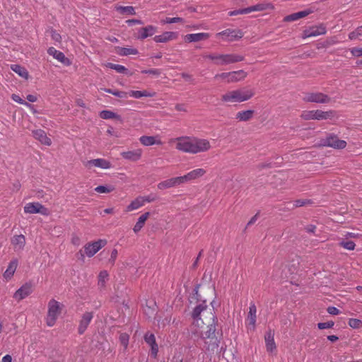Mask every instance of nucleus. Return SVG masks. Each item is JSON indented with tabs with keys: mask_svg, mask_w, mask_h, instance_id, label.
Here are the masks:
<instances>
[{
	"mask_svg": "<svg viewBox=\"0 0 362 362\" xmlns=\"http://www.w3.org/2000/svg\"><path fill=\"white\" fill-rule=\"evenodd\" d=\"M175 141L176 149L192 154L206 152L211 147L209 140L195 136H180Z\"/></svg>",
	"mask_w": 362,
	"mask_h": 362,
	"instance_id": "1",
	"label": "nucleus"
},
{
	"mask_svg": "<svg viewBox=\"0 0 362 362\" xmlns=\"http://www.w3.org/2000/svg\"><path fill=\"white\" fill-rule=\"evenodd\" d=\"M211 315L209 321L206 327V331H202L200 337L204 340L205 347L206 351L214 352L219 346V339L216 336V327L217 325L218 320L216 316L212 313L209 312Z\"/></svg>",
	"mask_w": 362,
	"mask_h": 362,
	"instance_id": "2",
	"label": "nucleus"
},
{
	"mask_svg": "<svg viewBox=\"0 0 362 362\" xmlns=\"http://www.w3.org/2000/svg\"><path fill=\"white\" fill-rule=\"evenodd\" d=\"M254 95L255 93L252 89H235L222 95L221 100L224 103H240L250 100Z\"/></svg>",
	"mask_w": 362,
	"mask_h": 362,
	"instance_id": "3",
	"label": "nucleus"
},
{
	"mask_svg": "<svg viewBox=\"0 0 362 362\" xmlns=\"http://www.w3.org/2000/svg\"><path fill=\"white\" fill-rule=\"evenodd\" d=\"M204 58L214 61L217 66H224L240 62L244 60L245 57L237 54H209L204 56Z\"/></svg>",
	"mask_w": 362,
	"mask_h": 362,
	"instance_id": "4",
	"label": "nucleus"
},
{
	"mask_svg": "<svg viewBox=\"0 0 362 362\" xmlns=\"http://www.w3.org/2000/svg\"><path fill=\"white\" fill-rule=\"evenodd\" d=\"M247 76L244 70L233 71L216 74L214 78L226 83H235L244 80Z\"/></svg>",
	"mask_w": 362,
	"mask_h": 362,
	"instance_id": "5",
	"label": "nucleus"
},
{
	"mask_svg": "<svg viewBox=\"0 0 362 362\" xmlns=\"http://www.w3.org/2000/svg\"><path fill=\"white\" fill-rule=\"evenodd\" d=\"M48 310L46 317V323L48 327H53L61 313L63 305L54 299L48 303Z\"/></svg>",
	"mask_w": 362,
	"mask_h": 362,
	"instance_id": "6",
	"label": "nucleus"
},
{
	"mask_svg": "<svg viewBox=\"0 0 362 362\" xmlns=\"http://www.w3.org/2000/svg\"><path fill=\"white\" fill-rule=\"evenodd\" d=\"M336 112L334 110L322 111L321 110H305L301 113L300 117L305 120L310 119H327L334 117Z\"/></svg>",
	"mask_w": 362,
	"mask_h": 362,
	"instance_id": "7",
	"label": "nucleus"
},
{
	"mask_svg": "<svg viewBox=\"0 0 362 362\" xmlns=\"http://www.w3.org/2000/svg\"><path fill=\"white\" fill-rule=\"evenodd\" d=\"M321 144L336 149H343L346 146V142L344 140L339 139L337 136L333 134H329L322 139Z\"/></svg>",
	"mask_w": 362,
	"mask_h": 362,
	"instance_id": "8",
	"label": "nucleus"
},
{
	"mask_svg": "<svg viewBox=\"0 0 362 362\" xmlns=\"http://www.w3.org/2000/svg\"><path fill=\"white\" fill-rule=\"evenodd\" d=\"M107 240L105 239H99L96 241L86 243L83 248L85 255L88 257H93L101 248L105 246Z\"/></svg>",
	"mask_w": 362,
	"mask_h": 362,
	"instance_id": "9",
	"label": "nucleus"
},
{
	"mask_svg": "<svg viewBox=\"0 0 362 362\" xmlns=\"http://www.w3.org/2000/svg\"><path fill=\"white\" fill-rule=\"evenodd\" d=\"M244 35L243 32L240 29H226L216 34V36H221L225 41L233 42L241 39Z\"/></svg>",
	"mask_w": 362,
	"mask_h": 362,
	"instance_id": "10",
	"label": "nucleus"
},
{
	"mask_svg": "<svg viewBox=\"0 0 362 362\" xmlns=\"http://www.w3.org/2000/svg\"><path fill=\"white\" fill-rule=\"evenodd\" d=\"M23 209L25 214H40L44 216L49 214L48 209L39 202L28 203L25 205Z\"/></svg>",
	"mask_w": 362,
	"mask_h": 362,
	"instance_id": "11",
	"label": "nucleus"
},
{
	"mask_svg": "<svg viewBox=\"0 0 362 362\" xmlns=\"http://www.w3.org/2000/svg\"><path fill=\"white\" fill-rule=\"evenodd\" d=\"M207 305L206 304V301H203L202 303L197 305L193 310L192 313V317L194 320V323L198 327H202V325L205 324L204 320L201 318V314L202 313L206 312Z\"/></svg>",
	"mask_w": 362,
	"mask_h": 362,
	"instance_id": "12",
	"label": "nucleus"
},
{
	"mask_svg": "<svg viewBox=\"0 0 362 362\" xmlns=\"http://www.w3.org/2000/svg\"><path fill=\"white\" fill-rule=\"evenodd\" d=\"M303 100L309 103H328L330 102V98L322 93H308L303 98Z\"/></svg>",
	"mask_w": 362,
	"mask_h": 362,
	"instance_id": "13",
	"label": "nucleus"
},
{
	"mask_svg": "<svg viewBox=\"0 0 362 362\" xmlns=\"http://www.w3.org/2000/svg\"><path fill=\"white\" fill-rule=\"evenodd\" d=\"M84 165L88 168H90L91 167H97L101 169H110L112 168L111 163L104 158H96V159H92L87 160L84 163Z\"/></svg>",
	"mask_w": 362,
	"mask_h": 362,
	"instance_id": "14",
	"label": "nucleus"
},
{
	"mask_svg": "<svg viewBox=\"0 0 362 362\" xmlns=\"http://www.w3.org/2000/svg\"><path fill=\"white\" fill-rule=\"evenodd\" d=\"M145 342L151 347V356L156 358L158 352V346L156 341L155 335L151 332H146L144 335Z\"/></svg>",
	"mask_w": 362,
	"mask_h": 362,
	"instance_id": "15",
	"label": "nucleus"
},
{
	"mask_svg": "<svg viewBox=\"0 0 362 362\" xmlns=\"http://www.w3.org/2000/svg\"><path fill=\"white\" fill-rule=\"evenodd\" d=\"M32 292L31 284L25 283L14 293L13 298L17 300H21L28 297Z\"/></svg>",
	"mask_w": 362,
	"mask_h": 362,
	"instance_id": "16",
	"label": "nucleus"
},
{
	"mask_svg": "<svg viewBox=\"0 0 362 362\" xmlns=\"http://www.w3.org/2000/svg\"><path fill=\"white\" fill-rule=\"evenodd\" d=\"M206 170L203 168L194 169L183 176H180L182 183L190 182L204 176Z\"/></svg>",
	"mask_w": 362,
	"mask_h": 362,
	"instance_id": "17",
	"label": "nucleus"
},
{
	"mask_svg": "<svg viewBox=\"0 0 362 362\" xmlns=\"http://www.w3.org/2000/svg\"><path fill=\"white\" fill-rule=\"evenodd\" d=\"M93 318V313L92 312H86L83 314L78 327V332L79 334H83L85 332Z\"/></svg>",
	"mask_w": 362,
	"mask_h": 362,
	"instance_id": "18",
	"label": "nucleus"
},
{
	"mask_svg": "<svg viewBox=\"0 0 362 362\" xmlns=\"http://www.w3.org/2000/svg\"><path fill=\"white\" fill-rule=\"evenodd\" d=\"M142 153L143 151L141 148H136L132 151H123L120 155L125 160L136 162L141 159Z\"/></svg>",
	"mask_w": 362,
	"mask_h": 362,
	"instance_id": "19",
	"label": "nucleus"
},
{
	"mask_svg": "<svg viewBox=\"0 0 362 362\" xmlns=\"http://www.w3.org/2000/svg\"><path fill=\"white\" fill-rule=\"evenodd\" d=\"M257 308L255 303H251L249 307V312L246 320L248 329H255L257 320Z\"/></svg>",
	"mask_w": 362,
	"mask_h": 362,
	"instance_id": "20",
	"label": "nucleus"
},
{
	"mask_svg": "<svg viewBox=\"0 0 362 362\" xmlns=\"http://www.w3.org/2000/svg\"><path fill=\"white\" fill-rule=\"evenodd\" d=\"M178 33L176 32L166 31L161 35H156L153 40L158 43H164L177 39Z\"/></svg>",
	"mask_w": 362,
	"mask_h": 362,
	"instance_id": "21",
	"label": "nucleus"
},
{
	"mask_svg": "<svg viewBox=\"0 0 362 362\" xmlns=\"http://www.w3.org/2000/svg\"><path fill=\"white\" fill-rule=\"evenodd\" d=\"M47 53L64 65L69 66L71 64L70 60L65 57L64 54L62 52L56 49L54 47H49Z\"/></svg>",
	"mask_w": 362,
	"mask_h": 362,
	"instance_id": "22",
	"label": "nucleus"
},
{
	"mask_svg": "<svg viewBox=\"0 0 362 362\" xmlns=\"http://www.w3.org/2000/svg\"><path fill=\"white\" fill-rule=\"evenodd\" d=\"M156 27L151 25L141 28L138 31L139 35L137 38L143 40L148 37L153 36L156 33Z\"/></svg>",
	"mask_w": 362,
	"mask_h": 362,
	"instance_id": "23",
	"label": "nucleus"
},
{
	"mask_svg": "<svg viewBox=\"0 0 362 362\" xmlns=\"http://www.w3.org/2000/svg\"><path fill=\"white\" fill-rule=\"evenodd\" d=\"M182 184V181L180 177H173L170 179H168L163 182H160L158 184V188L159 189H164L170 187H173L175 186L179 185Z\"/></svg>",
	"mask_w": 362,
	"mask_h": 362,
	"instance_id": "24",
	"label": "nucleus"
},
{
	"mask_svg": "<svg viewBox=\"0 0 362 362\" xmlns=\"http://www.w3.org/2000/svg\"><path fill=\"white\" fill-rule=\"evenodd\" d=\"M33 136L37 139L41 144L50 146L52 144L51 139L47 137L45 132L42 129H36L32 132Z\"/></svg>",
	"mask_w": 362,
	"mask_h": 362,
	"instance_id": "25",
	"label": "nucleus"
},
{
	"mask_svg": "<svg viewBox=\"0 0 362 362\" xmlns=\"http://www.w3.org/2000/svg\"><path fill=\"white\" fill-rule=\"evenodd\" d=\"M325 33L326 28L322 25H320L318 26H313L310 28L305 31L304 34L306 37H310L324 35Z\"/></svg>",
	"mask_w": 362,
	"mask_h": 362,
	"instance_id": "26",
	"label": "nucleus"
},
{
	"mask_svg": "<svg viewBox=\"0 0 362 362\" xmlns=\"http://www.w3.org/2000/svg\"><path fill=\"white\" fill-rule=\"evenodd\" d=\"M11 242L15 251H21L23 250L25 245V238L23 235H14L11 238Z\"/></svg>",
	"mask_w": 362,
	"mask_h": 362,
	"instance_id": "27",
	"label": "nucleus"
},
{
	"mask_svg": "<svg viewBox=\"0 0 362 362\" xmlns=\"http://www.w3.org/2000/svg\"><path fill=\"white\" fill-rule=\"evenodd\" d=\"M209 36L210 35L207 33H192L186 35L185 40L188 42H199L208 39Z\"/></svg>",
	"mask_w": 362,
	"mask_h": 362,
	"instance_id": "28",
	"label": "nucleus"
},
{
	"mask_svg": "<svg viewBox=\"0 0 362 362\" xmlns=\"http://www.w3.org/2000/svg\"><path fill=\"white\" fill-rule=\"evenodd\" d=\"M313 13V11L311 9H306L304 11H300L290 15H288L284 17V21L286 22H291V21H295L300 18H304L309 14Z\"/></svg>",
	"mask_w": 362,
	"mask_h": 362,
	"instance_id": "29",
	"label": "nucleus"
},
{
	"mask_svg": "<svg viewBox=\"0 0 362 362\" xmlns=\"http://www.w3.org/2000/svg\"><path fill=\"white\" fill-rule=\"evenodd\" d=\"M18 264V262L16 259H14L9 262L7 269L3 274V276L5 279H6L8 281V280H10L13 277V276L17 269Z\"/></svg>",
	"mask_w": 362,
	"mask_h": 362,
	"instance_id": "30",
	"label": "nucleus"
},
{
	"mask_svg": "<svg viewBox=\"0 0 362 362\" xmlns=\"http://www.w3.org/2000/svg\"><path fill=\"white\" fill-rule=\"evenodd\" d=\"M139 141L145 146L162 144L161 140L157 139L156 136H142L139 138Z\"/></svg>",
	"mask_w": 362,
	"mask_h": 362,
	"instance_id": "31",
	"label": "nucleus"
},
{
	"mask_svg": "<svg viewBox=\"0 0 362 362\" xmlns=\"http://www.w3.org/2000/svg\"><path fill=\"white\" fill-rule=\"evenodd\" d=\"M254 112L252 110L238 112L235 115V119L239 122H247L253 117Z\"/></svg>",
	"mask_w": 362,
	"mask_h": 362,
	"instance_id": "32",
	"label": "nucleus"
},
{
	"mask_svg": "<svg viewBox=\"0 0 362 362\" xmlns=\"http://www.w3.org/2000/svg\"><path fill=\"white\" fill-rule=\"evenodd\" d=\"M149 216H150V213L146 212L138 218L136 224L134 225V226L133 228V230L134 233H136L141 230V228L144 227V226L145 224L146 221L147 220V218H148Z\"/></svg>",
	"mask_w": 362,
	"mask_h": 362,
	"instance_id": "33",
	"label": "nucleus"
},
{
	"mask_svg": "<svg viewBox=\"0 0 362 362\" xmlns=\"http://www.w3.org/2000/svg\"><path fill=\"white\" fill-rule=\"evenodd\" d=\"M143 197H138L134 200L132 201L131 203L127 206V211H132L139 209L144 206Z\"/></svg>",
	"mask_w": 362,
	"mask_h": 362,
	"instance_id": "34",
	"label": "nucleus"
},
{
	"mask_svg": "<svg viewBox=\"0 0 362 362\" xmlns=\"http://www.w3.org/2000/svg\"><path fill=\"white\" fill-rule=\"evenodd\" d=\"M11 69L23 78L27 79L29 76L27 69L19 64H12Z\"/></svg>",
	"mask_w": 362,
	"mask_h": 362,
	"instance_id": "35",
	"label": "nucleus"
},
{
	"mask_svg": "<svg viewBox=\"0 0 362 362\" xmlns=\"http://www.w3.org/2000/svg\"><path fill=\"white\" fill-rule=\"evenodd\" d=\"M264 338H265V344H266L267 350L268 351L272 352L274 350L276 349V344L274 342V334H272L271 332H268L265 335Z\"/></svg>",
	"mask_w": 362,
	"mask_h": 362,
	"instance_id": "36",
	"label": "nucleus"
},
{
	"mask_svg": "<svg viewBox=\"0 0 362 362\" xmlns=\"http://www.w3.org/2000/svg\"><path fill=\"white\" fill-rule=\"evenodd\" d=\"M272 7L270 4H257L246 8L247 14L254 11H262Z\"/></svg>",
	"mask_w": 362,
	"mask_h": 362,
	"instance_id": "37",
	"label": "nucleus"
},
{
	"mask_svg": "<svg viewBox=\"0 0 362 362\" xmlns=\"http://www.w3.org/2000/svg\"><path fill=\"white\" fill-rule=\"evenodd\" d=\"M117 53L120 56H128L130 54L136 55L139 52L135 48L117 47Z\"/></svg>",
	"mask_w": 362,
	"mask_h": 362,
	"instance_id": "38",
	"label": "nucleus"
},
{
	"mask_svg": "<svg viewBox=\"0 0 362 362\" xmlns=\"http://www.w3.org/2000/svg\"><path fill=\"white\" fill-rule=\"evenodd\" d=\"M129 95L134 98H141L142 97H153L155 93L148 92L147 90H131Z\"/></svg>",
	"mask_w": 362,
	"mask_h": 362,
	"instance_id": "39",
	"label": "nucleus"
},
{
	"mask_svg": "<svg viewBox=\"0 0 362 362\" xmlns=\"http://www.w3.org/2000/svg\"><path fill=\"white\" fill-rule=\"evenodd\" d=\"M116 11L119 12L121 14H128V15H135V9L132 6H118L115 7Z\"/></svg>",
	"mask_w": 362,
	"mask_h": 362,
	"instance_id": "40",
	"label": "nucleus"
},
{
	"mask_svg": "<svg viewBox=\"0 0 362 362\" xmlns=\"http://www.w3.org/2000/svg\"><path fill=\"white\" fill-rule=\"evenodd\" d=\"M109 274L107 271L103 270L99 273L98 275V285L100 288H104L105 286L106 282L108 280Z\"/></svg>",
	"mask_w": 362,
	"mask_h": 362,
	"instance_id": "41",
	"label": "nucleus"
},
{
	"mask_svg": "<svg viewBox=\"0 0 362 362\" xmlns=\"http://www.w3.org/2000/svg\"><path fill=\"white\" fill-rule=\"evenodd\" d=\"M349 38L351 40H362V25L358 26L355 30L351 32L349 34Z\"/></svg>",
	"mask_w": 362,
	"mask_h": 362,
	"instance_id": "42",
	"label": "nucleus"
},
{
	"mask_svg": "<svg viewBox=\"0 0 362 362\" xmlns=\"http://www.w3.org/2000/svg\"><path fill=\"white\" fill-rule=\"evenodd\" d=\"M106 66L111 69H114L117 72L121 73V74L124 73L127 70V68L122 65L112 64V63H110V62L106 64Z\"/></svg>",
	"mask_w": 362,
	"mask_h": 362,
	"instance_id": "43",
	"label": "nucleus"
},
{
	"mask_svg": "<svg viewBox=\"0 0 362 362\" xmlns=\"http://www.w3.org/2000/svg\"><path fill=\"white\" fill-rule=\"evenodd\" d=\"M99 115L102 119H110L116 118L117 117V115L115 112H113L110 110H102L100 112Z\"/></svg>",
	"mask_w": 362,
	"mask_h": 362,
	"instance_id": "44",
	"label": "nucleus"
},
{
	"mask_svg": "<svg viewBox=\"0 0 362 362\" xmlns=\"http://www.w3.org/2000/svg\"><path fill=\"white\" fill-rule=\"evenodd\" d=\"M339 245L343 248L346 249L348 250H354L356 247L355 243L351 240H342L339 243Z\"/></svg>",
	"mask_w": 362,
	"mask_h": 362,
	"instance_id": "45",
	"label": "nucleus"
},
{
	"mask_svg": "<svg viewBox=\"0 0 362 362\" xmlns=\"http://www.w3.org/2000/svg\"><path fill=\"white\" fill-rule=\"evenodd\" d=\"M348 325L353 329H358L362 325V321L356 318H350Z\"/></svg>",
	"mask_w": 362,
	"mask_h": 362,
	"instance_id": "46",
	"label": "nucleus"
},
{
	"mask_svg": "<svg viewBox=\"0 0 362 362\" xmlns=\"http://www.w3.org/2000/svg\"><path fill=\"white\" fill-rule=\"evenodd\" d=\"M105 92L110 93L115 96L119 97V98H125L127 96V93L124 91H119L116 90H112L110 88H104L103 89Z\"/></svg>",
	"mask_w": 362,
	"mask_h": 362,
	"instance_id": "47",
	"label": "nucleus"
},
{
	"mask_svg": "<svg viewBox=\"0 0 362 362\" xmlns=\"http://www.w3.org/2000/svg\"><path fill=\"white\" fill-rule=\"evenodd\" d=\"M119 339L121 344L126 349L129 344V335L127 333H122Z\"/></svg>",
	"mask_w": 362,
	"mask_h": 362,
	"instance_id": "48",
	"label": "nucleus"
},
{
	"mask_svg": "<svg viewBox=\"0 0 362 362\" xmlns=\"http://www.w3.org/2000/svg\"><path fill=\"white\" fill-rule=\"evenodd\" d=\"M112 187L100 185L95 188V191L98 193H110L113 190Z\"/></svg>",
	"mask_w": 362,
	"mask_h": 362,
	"instance_id": "49",
	"label": "nucleus"
},
{
	"mask_svg": "<svg viewBox=\"0 0 362 362\" xmlns=\"http://www.w3.org/2000/svg\"><path fill=\"white\" fill-rule=\"evenodd\" d=\"M334 325V322L333 321H327L325 322H319L317 324V327L320 329H329L332 328Z\"/></svg>",
	"mask_w": 362,
	"mask_h": 362,
	"instance_id": "50",
	"label": "nucleus"
},
{
	"mask_svg": "<svg viewBox=\"0 0 362 362\" xmlns=\"http://www.w3.org/2000/svg\"><path fill=\"white\" fill-rule=\"evenodd\" d=\"M311 201L309 199H297L295 200L293 202L294 207H300L303 206L306 204H310Z\"/></svg>",
	"mask_w": 362,
	"mask_h": 362,
	"instance_id": "51",
	"label": "nucleus"
},
{
	"mask_svg": "<svg viewBox=\"0 0 362 362\" xmlns=\"http://www.w3.org/2000/svg\"><path fill=\"white\" fill-rule=\"evenodd\" d=\"M51 37L54 41L57 42H60L62 41L61 35L59 33H57L55 30H51Z\"/></svg>",
	"mask_w": 362,
	"mask_h": 362,
	"instance_id": "52",
	"label": "nucleus"
},
{
	"mask_svg": "<svg viewBox=\"0 0 362 362\" xmlns=\"http://www.w3.org/2000/svg\"><path fill=\"white\" fill-rule=\"evenodd\" d=\"M183 22V19L180 17H173V18H166L164 21L165 23H180Z\"/></svg>",
	"mask_w": 362,
	"mask_h": 362,
	"instance_id": "53",
	"label": "nucleus"
},
{
	"mask_svg": "<svg viewBox=\"0 0 362 362\" xmlns=\"http://www.w3.org/2000/svg\"><path fill=\"white\" fill-rule=\"evenodd\" d=\"M242 14H247L246 8L231 11L228 13V15L230 16L242 15Z\"/></svg>",
	"mask_w": 362,
	"mask_h": 362,
	"instance_id": "54",
	"label": "nucleus"
},
{
	"mask_svg": "<svg viewBox=\"0 0 362 362\" xmlns=\"http://www.w3.org/2000/svg\"><path fill=\"white\" fill-rule=\"evenodd\" d=\"M353 56L356 57H362V48L354 47L351 49Z\"/></svg>",
	"mask_w": 362,
	"mask_h": 362,
	"instance_id": "55",
	"label": "nucleus"
},
{
	"mask_svg": "<svg viewBox=\"0 0 362 362\" xmlns=\"http://www.w3.org/2000/svg\"><path fill=\"white\" fill-rule=\"evenodd\" d=\"M118 252L117 250L113 249L111 252L110 257L109 259V262L113 265L115 262L117 257Z\"/></svg>",
	"mask_w": 362,
	"mask_h": 362,
	"instance_id": "56",
	"label": "nucleus"
},
{
	"mask_svg": "<svg viewBox=\"0 0 362 362\" xmlns=\"http://www.w3.org/2000/svg\"><path fill=\"white\" fill-rule=\"evenodd\" d=\"M142 73L146 74L156 75V76H158L160 74V71L158 69H151L144 70V71H142Z\"/></svg>",
	"mask_w": 362,
	"mask_h": 362,
	"instance_id": "57",
	"label": "nucleus"
},
{
	"mask_svg": "<svg viewBox=\"0 0 362 362\" xmlns=\"http://www.w3.org/2000/svg\"><path fill=\"white\" fill-rule=\"evenodd\" d=\"M126 23L129 26H132V25H134L135 24L142 25L143 24V21H141V20H139V19H129V20L126 21Z\"/></svg>",
	"mask_w": 362,
	"mask_h": 362,
	"instance_id": "58",
	"label": "nucleus"
},
{
	"mask_svg": "<svg viewBox=\"0 0 362 362\" xmlns=\"http://www.w3.org/2000/svg\"><path fill=\"white\" fill-rule=\"evenodd\" d=\"M327 313L330 315H337L339 313V310L334 306L327 308Z\"/></svg>",
	"mask_w": 362,
	"mask_h": 362,
	"instance_id": "59",
	"label": "nucleus"
},
{
	"mask_svg": "<svg viewBox=\"0 0 362 362\" xmlns=\"http://www.w3.org/2000/svg\"><path fill=\"white\" fill-rule=\"evenodd\" d=\"M11 99L16 103H18L21 105H23L25 103L24 100H23L18 95L16 94H12Z\"/></svg>",
	"mask_w": 362,
	"mask_h": 362,
	"instance_id": "60",
	"label": "nucleus"
},
{
	"mask_svg": "<svg viewBox=\"0 0 362 362\" xmlns=\"http://www.w3.org/2000/svg\"><path fill=\"white\" fill-rule=\"evenodd\" d=\"M156 200V196L153 195V194H149L146 197H143V203L144 204H145V202H152L153 201Z\"/></svg>",
	"mask_w": 362,
	"mask_h": 362,
	"instance_id": "61",
	"label": "nucleus"
},
{
	"mask_svg": "<svg viewBox=\"0 0 362 362\" xmlns=\"http://www.w3.org/2000/svg\"><path fill=\"white\" fill-rule=\"evenodd\" d=\"M26 99L30 103H35L37 101V98L34 95H28Z\"/></svg>",
	"mask_w": 362,
	"mask_h": 362,
	"instance_id": "62",
	"label": "nucleus"
},
{
	"mask_svg": "<svg viewBox=\"0 0 362 362\" xmlns=\"http://www.w3.org/2000/svg\"><path fill=\"white\" fill-rule=\"evenodd\" d=\"M175 108L177 111L186 112V108L183 104H177Z\"/></svg>",
	"mask_w": 362,
	"mask_h": 362,
	"instance_id": "63",
	"label": "nucleus"
},
{
	"mask_svg": "<svg viewBox=\"0 0 362 362\" xmlns=\"http://www.w3.org/2000/svg\"><path fill=\"white\" fill-rule=\"evenodd\" d=\"M12 358L9 354H6L2 358L1 362H11Z\"/></svg>",
	"mask_w": 362,
	"mask_h": 362,
	"instance_id": "64",
	"label": "nucleus"
}]
</instances>
